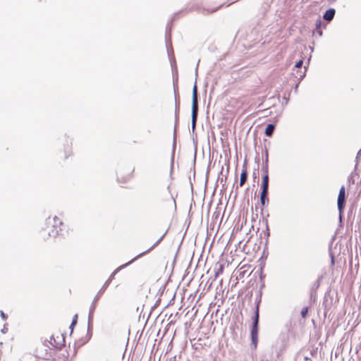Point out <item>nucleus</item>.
Segmentation results:
<instances>
[{
	"label": "nucleus",
	"instance_id": "nucleus-1",
	"mask_svg": "<svg viewBox=\"0 0 361 361\" xmlns=\"http://www.w3.org/2000/svg\"><path fill=\"white\" fill-rule=\"evenodd\" d=\"M166 235V233L164 234H163L159 240H157V241L152 246L150 247L148 250H147L146 251L142 252V253H140L139 255H137L136 257H135L133 259H131L130 262L118 267L117 269H116L113 272L112 274L110 275V276L109 277V279L106 281V282L104 283V284L102 286V287L100 288V290L98 291L97 294L95 295L93 301L92 302V304L90 305V310H89V314H88V327H90V326L92 324V319H93V314H94V310L96 308V305H97V302L98 301V300L99 299V298L101 297L102 295H104V292L105 291V290L106 289V288L109 286L110 283L112 281V280L114 279L115 275L119 271H121V269H124L125 267H128V265H130V264H132L133 262H135L136 259H137L138 258L141 257L142 256H143L144 255L147 254V252H149L150 250H153L156 246H157L161 242V240L164 239V236Z\"/></svg>",
	"mask_w": 361,
	"mask_h": 361
},
{
	"label": "nucleus",
	"instance_id": "nucleus-2",
	"mask_svg": "<svg viewBox=\"0 0 361 361\" xmlns=\"http://www.w3.org/2000/svg\"><path fill=\"white\" fill-rule=\"evenodd\" d=\"M46 225L47 227L43 229L44 231L47 233L49 237L55 238L61 231V226H63V223L57 216H55L53 218L49 217L46 220Z\"/></svg>",
	"mask_w": 361,
	"mask_h": 361
},
{
	"label": "nucleus",
	"instance_id": "nucleus-3",
	"mask_svg": "<svg viewBox=\"0 0 361 361\" xmlns=\"http://www.w3.org/2000/svg\"><path fill=\"white\" fill-rule=\"evenodd\" d=\"M259 305H257L256 310L255 312V315L252 318V326L251 329L250 334L252 343L254 345L255 348H257V342H258V325H259Z\"/></svg>",
	"mask_w": 361,
	"mask_h": 361
},
{
	"label": "nucleus",
	"instance_id": "nucleus-4",
	"mask_svg": "<svg viewBox=\"0 0 361 361\" xmlns=\"http://www.w3.org/2000/svg\"><path fill=\"white\" fill-rule=\"evenodd\" d=\"M173 89H174V98H175V126H174V132H173V149L176 146V128L178 123L179 118V99H178V92L173 83Z\"/></svg>",
	"mask_w": 361,
	"mask_h": 361
},
{
	"label": "nucleus",
	"instance_id": "nucleus-5",
	"mask_svg": "<svg viewBox=\"0 0 361 361\" xmlns=\"http://www.w3.org/2000/svg\"><path fill=\"white\" fill-rule=\"evenodd\" d=\"M338 209L339 212V219L342 220V214L344 211L345 206V188L342 185L339 190L338 199H337Z\"/></svg>",
	"mask_w": 361,
	"mask_h": 361
},
{
	"label": "nucleus",
	"instance_id": "nucleus-6",
	"mask_svg": "<svg viewBox=\"0 0 361 361\" xmlns=\"http://www.w3.org/2000/svg\"><path fill=\"white\" fill-rule=\"evenodd\" d=\"M44 345L49 348H54L56 349H60L62 344L60 342H57L54 338V336H50V340L44 341Z\"/></svg>",
	"mask_w": 361,
	"mask_h": 361
},
{
	"label": "nucleus",
	"instance_id": "nucleus-7",
	"mask_svg": "<svg viewBox=\"0 0 361 361\" xmlns=\"http://www.w3.org/2000/svg\"><path fill=\"white\" fill-rule=\"evenodd\" d=\"M198 107H192V123L191 128L192 131L195 130L196 126V121L197 119Z\"/></svg>",
	"mask_w": 361,
	"mask_h": 361
},
{
	"label": "nucleus",
	"instance_id": "nucleus-8",
	"mask_svg": "<svg viewBox=\"0 0 361 361\" xmlns=\"http://www.w3.org/2000/svg\"><path fill=\"white\" fill-rule=\"evenodd\" d=\"M336 11L334 8H329L323 16V18L326 21H331L334 18Z\"/></svg>",
	"mask_w": 361,
	"mask_h": 361
},
{
	"label": "nucleus",
	"instance_id": "nucleus-9",
	"mask_svg": "<svg viewBox=\"0 0 361 361\" xmlns=\"http://www.w3.org/2000/svg\"><path fill=\"white\" fill-rule=\"evenodd\" d=\"M192 107H198L197 87L196 84L194 85L192 88Z\"/></svg>",
	"mask_w": 361,
	"mask_h": 361
},
{
	"label": "nucleus",
	"instance_id": "nucleus-10",
	"mask_svg": "<svg viewBox=\"0 0 361 361\" xmlns=\"http://www.w3.org/2000/svg\"><path fill=\"white\" fill-rule=\"evenodd\" d=\"M269 190V175L264 174L262 178V190L267 191Z\"/></svg>",
	"mask_w": 361,
	"mask_h": 361
},
{
	"label": "nucleus",
	"instance_id": "nucleus-11",
	"mask_svg": "<svg viewBox=\"0 0 361 361\" xmlns=\"http://www.w3.org/2000/svg\"><path fill=\"white\" fill-rule=\"evenodd\" d=\"M275 126L274 124H268L265 128L264 133L267 136L271 137L274 131Z\"/></svg>",
	"mask_w": 361,
	"mask_h": 361
},
{
	"label": "nucleus",
	"instance_id": "nucleus-12",
	"mask_svg": "<svg viewBox=\"0 0 361 361\" xmlns=\"http://www.w3.org/2000/svg\"><path fill=\"white\" fill-rule=\"evenodd\" d=\"M268 192L262 190L260 195V202L264 206L269 202V199L267 198Z\"/></svg>",
	"mask_w": 361,
	"mask_h": 361
},
{
	"label": "nucleus",
	"instance_id": "nucleus-13",
	"mask_svg": "<svg viewBox=\"0 0 361 361\" xmlns=\"http://www.w3.org/2000/svg\"><path fill=\"white\" fill-rule=\"evenodd\" d=\"M247 178V173L246 169H243L240 173V186H243V185L245 183Z\"/></svg>",
	"mask_w": 361,
	"mask_h": 361
},
{
	"label": "nucleus",
	"instance_id": "nucleus-14",
	"mask_svg": "<svg viewBox=\"0 0 361 361\" xmlns=\"http://www.w3.org/2000/svg\"><path fill=\"white\" fill-rule=\"evenodd\" d=\"M307 313H308V307H303L300 312L302 318H305L307 317Z\"/></svg>",
	"mask_w": 361,
	"mask_h": 361
},
{
	"label": "nucleus",
	"instance_id": "nucleus-15",
	"mask_svg": "<svg viewBox=\"0 0 361 361\" xmlns=\"http://www.w3.org/2000/svg\"><path fill=\"white\" fill-rule=\"evenodd\" d=\"M77 319H78V314H75L73 318V320H72V322L71 324V326H70V329H71V331H73V326L76 324L77 323Z\"/></svg>",
	"mask_w": 361,
	"mask_h": 361
},
{
	"label": "nucleus",
	"instance_id": "nucleus-16",
	"mask_svg": "<svg viewBox=\"0 0 361 361\" xmlns=\"http://www.w3.org/2000/svg\"><path fill=\"white\" fill-rule=\"evenodd\" d=\"M303 65V60L302 59H300L298 61L296 62L295 65V67L297 68H300Z\"/></svg>",
	"mask_w": 361,
	"mask_h": 361
},
{
	"label": "nucleus",
	"instance_id": "nucleus-17",
	"mask_svg": "<svg viewBox=\"0 0 361 361\" xmlns=\"http://www.w3.org/2000/svg\"><path fill=\"white\" fill-rule=\"evenodd\" d=\"M316 28L315 30H319L322 25V20L320 19H317L316 21Z\"/></svg>",
	"mask_w": 361,
	"mask_h": 361
},
{
	"label": "nucleus",
	"instance_id": "nucleus-18",
	"mask_svg": "<svg viewBox=\"0 0 361 361\" xmlns=\"http://www.w3.org/2000/svg\"><path fill=\"white\" fill-rule=\"evenodd\" d=\"M262 170L264 171V174H268V164H264L262 167Z\"/></svg>",
	"mask_w": 361,
	"mask_h": 361
},
{
	"label": "nucleus",
	"instance_id": "nucleus-19",
	"mask_svg": "<svg viewBox=\"0 0 361 361\" xmlns=\"http://www.w3.org/2000/svg\"><path fill=\"white\" fill-rule=\"evenodd\" d=\"M330 257H331V265H334L335 264V259H334V255L331 252H330Z\"/></svg>",
	"mask_w": 361,
	"mask_h": 361
},
{
	"label": "nucleus",
	"instance_id": "nucleus-20",
	"mask_svg": "<svg viewBox=\"0 0 361 361\" xmlns=\"http://www.w3.org/2000/svg\"><path fill=\"white\" fill-rule=\"evenodd\" d=\"M319 286V280L317 281H316L314 285H313V287H312V289H317L318 288Z\"/></svg>",
	"mask_w": 361,
	"mask_h": 361
},
{
	"label": "nucleus",
	"instance_id": "nucleus-21",
	"mask_svg": "<svg viewBox=\"0 0 361 361\" xmlns=\"http://www.w3.org/2000/svg\"><path fill=\"white\" fill-rule=\"evenodd\" d=\"M264 160H265V164H268V152H267V149L265 151V158H264Z\"/></svg>",
	"mask_w": 361,
	"mask_h": 361
},
{
	"label": "nucleus",
	"instance_id": "nucleus-22",
	"mask_svg": "<svg viewBox=\"0 0 361 361\" xmlns=\"http://www.w3.org/2000/svg\"><path fill=\"white\" fill-rule=\"evenodd\" d=\"M0 314L3 319H6L7 318V316L3 311H0Z\"/></svg>",
	"mask_w": 361,
	"mask_h": 361
},
{
	"label": "nucleus",
	"instance_id": "nucleus-23",
	"mask_svg": "<svg viewBox=\"0 0 361 361\" xmlns=\"http://www.w3.org/2000/svg\"><path fill=\"white\" fill-rule=\"evenodd\" d=\"M315 32H317L319 36L322 35V31L321 30V29L315 30Z\"/></svg>",
	"mask_w": 361,
	"mask_h": 361
},
{
	"label": "nucleus",
	"instance_id": "nucleus-24",
	"mask_svg": "<svg viewBox=\"0 0 361 361\" xmlns=\"http://www.w3.org/2000/svg\"><path fill=\"white\" fill-rule=\"evenodd\" d=\"M7 330H8L7 328L4 325V328L1 329V332L4 334L7 331Z\"/></svg>",
	"mask_w": 361,
	"mask_h": 361
},
{
	"label": "nucleus",
	"instance_id": "nucleus-25",
	"mask_svg": "<svg viewBox=\"0 0 361 361\" xmlns=\"http://www.w3.org/2000/svg\"><path fill=\"white\" fill-rule=\"evenodd\" d=\"M299 75H300L299 79H300V80H301L305 76V73H301Z\"/></svg>",
	"mask_w": 361,
	"mask_h": 361
},
{
	"label": "nucleus",
	"instance_id": "nucleus-26",
	"mask_svg": "<svg viewBox=\"0 0 361 361\" xmlns=\"http://www.w3.org/2000/svg\"><path fill=\"white\" fill-rule=\"evenodd\" d=\"M298 87V84H297V85H295V91H297Z\"/></svg>",
	"mask_w": 361,
	"mask_h": 361
},
{
	"label": "nucleus",
	"instance_id": "nucleus-27",
	"mask_svg": "<svg viewBox=\"0 0 361 361\" xmlns=\"http://www.w3.org/2000/svg\"><path fill=\"white\" fill-rule=\"evenodd\" d=\"M220 271L222 272L223 271V268L222 267L220 268Z\"/></svg>",
	"mask_w": 361,
	"mask_h": 361
},
{
	"label": "nucleus",
	"instance_id": "nucleus-28",
	"mask_svg": "<svg viewBox=\"0 0 361 361\" xmlns=\"http://www.w3.org/2000/svg\"><path fill=\"white\" fill-rule=\"evenodd\" d=\"M166 47H169V42H166Z\"/></svg>",
	"mask_w": 361,
	"mask_h": 361
}]
</instances>
